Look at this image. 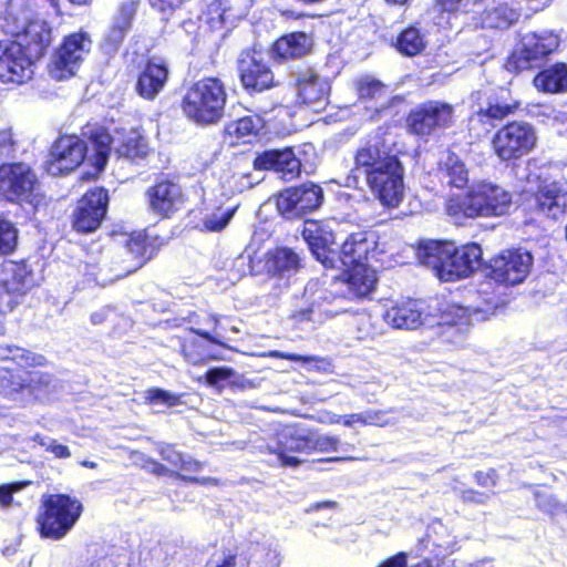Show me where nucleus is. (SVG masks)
<instances>
[{
	"label": "nucleus",
	"instance_id": "f257e3e1",
	"mask_svg": "<svg viewBox=\"0 0 567 567\" xmlns=\"http://www.w3.org/2000/svg\"><path fill=\"white\" fill-rule=\"evenodd\" d=\"M466 303L460 306L445 300L430 299L429 330L452 344H462L468 333L471 317L488 320L513 300L514 286H468Z\"/></svg>",
	"mask_w": 567,
	"mask_h": 567
},
{
	"label": "nucleus",
	"instance_id": "f03ea898",
	"mask_svg": "<svg viewBox=\"0 0 567 567\" xmlns=\"http://www.w3.org/2000/svg\"><path fill=\"white\" fill-rule=\"evenodd\" d=\"M391 145L386 137H371L357 151L346 185L359 187L363 182L383 205L395 207L403 196L404 171Z\"/></svg>",
	"mask_w": 567,
	"mask_h": 567
},
{
	"label": "nucleus",
	"instance_id": "7ed1b4c3",
	"mask_svg": "<svg viewBox=\"0 0 567 567\" xmlns=\"http://www.w3.org/2000/svg\"><path fill=\"white\" fill-rule=\"evenodd\" d=\"M416 257L439 280L456 281L468 278L480 267L482 249L475 243L456 247L450 241L425 240L420 243Z\"/></svg>",
	"mask_w": 567,
	"mask_h": 567
},
{
	"label": "nucleus",
	"instance_id": "20e7f679",
	"mask_svg": "<svg viewBox=\"0 0 567 567\" xmlns=\"http://www.w3.org/2000/svg\"><path fill=\"white\" fill-rule=\"evenodd\" d=\"M111 143L112 137L103 127L91 132L89 145L75 135L61 136L52 146L47 171L51 175L69 173L86 158L101 172L107 163Z\"/></svg>",
	"mask_w": 567,
	"mask_h": 567
},
{
	"label": "nucleus",
	"instance_id": "39448f33",
	"mask_svg": "<svg viewBox=\"0 0 567 567\" xmlns=\"http://www.w3.org/2000/svg\"><path fill=\"white\" fill-rule=\"evenodd\" d=\"M227 91L218 78H204L193 83L182 101L185 116L202 126L220 122L225 114Z\"/></svg>",
	"mask_w": 567,
	"mask_h": 567
},
{
	"label": "nucleus",
	"instance_id": "423d86ee",
	"mask_svg": "<svg viewBox=\"0 0 567 567\" xmlns=\"http://www.w3.org/2000/svg\"><path fill=\"white\" fill-rule=\"evenodd\" d=\"M512 205V194L503 187L478 182L471 186L462 198H452L446 205L447 214L456 219L461 217H491L505 215Z\"/></svg>",
	"mask_w": 567,
	"mask_h": 567
},
{
	"label": "nucleus",
	"instance_id": "0eeeda50",
	"mask_svg": "<svg viewBox=\"0 0 567 567\" xmlns=\"http://www.w3.org/2000/svg\"><path fill=\"white\" fill-rule=\"evenodd\" d=\"M38 524L42 537L53 540L64 538L79 520L83 506L74 497L64 494L45 495Z\"/></svg>",
	"mask_w": 567,
	"mask_h": 567
},
{
	"label": "nucleus",
	"instance_id": "6e6552de",
	"mask_svg": "<svg viewBox=\"0 0 567 567\" xmlns=\"http://www.w3.org/2000/svg\"><path fill=\"white\" fill-rule=\"evenodd\" d=\"M265 236L266 234L264 231H255L244 255L237 258L236 265L238 267L245 266L248 261L251 275L266 272L272 278L289 279L292 275L298 272L301 267L300 257L292 249L277 248L272 251H268L262 264L261 261L255 264L256 255L260 249Z\"/></svg>",
	"mask_w": 567,
	"mask_h": 567
},
{
	"label": "nucleus",
	"instance_id": "1a4fd4ad",
	"mask_svg": "<svg viewBox=\"0 0 567 567\" xmlns=\"http://www.w3.org/2000/svg\"><path fill=\"white\" fill-rule=\"evenodd\" d=\"M375 248L377 236L373 231L361 230L346 239L340 257L347 275L346 284H377V272L367 264Z\"/></svg>",
	"mask_w": 567,
	"mask_h": 567
},
{
	"label": "nucleus",
	"instance_id": "9d476101",
	"mask_svg": "<svg viewBox=\"0 0 567 567\" xmlns=\"http://www.w3.org/2000/svg\"><path fill=\"white\" fill-rule=\"evenodd\" d=\"M536 142L537 135L530 124L512 122L495 133L492 146L499 159L512 161L530 153L536 146Z\"/></svg>",
	"mask_w": 567,
	"mask_h": 567
},
{
	"label": "nucleus",
	"instance_id": "9b49d317",
	"mask_svg": "<svg viewBox=\"0 0 567 567\" xmlns=\"http://www.w3.org/2000/svg\"><path fill=\"white\" fill-rule=\"evenodd\" d=\"M534 258L528 250L513 249L493 258L483 269L495 284H522L529 275Z\"/></svg>",
	"mask_w": 567,
	"mask_h": 567
},
{
	"label": "nucleus",
	"instance_id": "f8f14e48",
	"mask_svg": "<svg viewBox=\"0 0 567 567\" xmlns=\"http://www.w3.org/2000/svg\"><path fill=\"white\" fill-rule=\"evenodd\" d=\"M38 178L23 163L0 166V197L10 202L33 203L38 193Z\"/></svg>",
	"mask_w": 567,
	"mask_h": 567
},
{
	"label": "nucleus",
	"instance_id": "ddd939ff",
	"mask_svg": "<svg viewBox=\"0 0 567 567\" xmlns=\"http://www.w3.org/2000/svg\"><path fill=\"white\" fill-rule=\"evenodd\" d=\"M558 45L559 37L553 31L527 33L513 52L508 64L517 71L532 68L534 63L553 53Z\"/></svg>",
	"mask_w": 567,
	"mask_h": 567
},
{
	"label": "nucleus",
	"instance_id": "4468645a",
	"mask_svg": "<svg viewBox=\"0 0 567 567\" xmlns=\"http://www.w3.org/2000/svg\"><path fill=\"white\" fill-rule=\"evenodd\" d=\"M35 59L16 41L0 42V80L22 84L32 79Z\"/></svg>",
	"mask_w": 567,
	"mask_h": 567
},
{
	"label": "nucleus",
	"instance_id": "2eb2a0df",
	"mask_svg": "<svg viewBox=\"0 0 567 567\" xmlns=\"http://www.w3.org/2000/svg\"><path fill=\"white\" fill-rule=\"evenodd\" d=\"M322 202V188L308 183L280 192L277 197V209L286 219H295L317 209Z\"/></svg>",
	"mask_w": 567,
	"mask_h": 567
},
{
	"label": "nucleus",
	"instance_id": "dca6fc26",
	"mask_svg": "<svg viewBox=\"0 0 567 567\" xmlns=\"http://www.w3.org/2000/svg\"><path fill=\"white\" fill-rule=\"evenodd\" d=\"M92 47V40L86 32H76L68 35L53 61L51 74L56 80H63L72 76Z\"/></svg>",
	"mask_w": 567,
	"mask_h": 567
},
{
	"label": "nucleus",
	"instance_id": "f3484780",
	"mask_svg": "<svg viewBox=\"0 0 567 567\" xmlns=\"http://www.w3.org/2000/svg\"><path fill=\"white\" fill-rule=\"evenodd\" d=\"M266 449L269 453L277 455L281 466L297 467L302 460L292 454H310L309 430L285 427L271 442L267 443Z\"/></svg>",
	"mask_w": 567,
	"mask_h": 567
},
{
	"label": "nucleus",
	"instance_id": "a211bd4d",
	"mask_svg": "<svg viewBox=\"0 0 567 567\" xmlns=\"http://www.w3.org/2000/svg\"><path fill=\"white\" fill-rule=\"evenodd\" d=\"M384 320L394 329H427L433 322L429 316V300L406 299L398 302L385 311Z\"/></svg>",
	"mask_w": 567,
	"mask_h": 567
},
{
	"label": "nucleus",
	"instance_id": "6ab92c4d",
	"mask_svg": "<svg viewBox=\"0 0 567 567\" xmlns=\"http://www.w3.org/2000/svg\"><path fill=\"white\" fill-rule=\"evenodd\" d=\"M452 105L430 101L412 110L408 117L410 130L416 135H430L436 128L447 126L452 122Z\"/></svg>",
	"mask_w": 567,
	"mask_h": 567
},
{
	"label": "nucleus",
	"instance_id": "aec40b11",
	"mask_svg": "<svg viewBox=\"0 0 567 567\" xmlns=\"http://www.w3.org/2000/svg\"><path fill=\"white\" fill-rule=\"evenodd\" d=\"M109 196L103 188L89 190L73 213V227L81 233L94 231L101 225L107 208Z\"/></svg>",
	"mask_w": 567,
	"mask_h": 567
},
{
	"label": "nucleus",
	"instance_id": "412c9836",
	"mask_svg": "<svg viewBox=\"0 0 567 567\" xmlns=\"http://www.w3.org/2000/svg\"><path fill=\"white\" fill-rule=\"evenodd\" d=\"M240 81L246 90L261 92L274 83V73L264 60V54L245 51L238 60Z\"/></svg>",
	"mask_w": 567,
	"mask_h": 567
},
{
	"label": "nucleus",
	"instance_id": "4be33fe9",
	"mask_svg": "<svg viewBox=\"0 0 567 567\" xmlns=\"http://www.w3.org/2000/svg\"><path fill=\"white\" fill-rule=\"evenodd\" d=\"M337 290L329 291L323 286H311V289L305 290V293H310L316 298L319 305V299L329 305H337V310H327L331 317L347 310L344 307L346 301H363L374 299L375 286H337Z\"/></svg>",
	"mask_w": 567,
	"mask_h": 567
},
{
	"label": "nucleus",
	"instance_id": "5701e85b",
	"mask_svg": "<svg viewBox=\"0 0 567 567\" xmlns=\"http://www.w3.org/2000/svg\"><path fill=\"white\" fill-rule=\"evenodd\" d=\"M150 209L164 218L172 216L184 204L182 187L171 181H162L146 192Z\"/></svg>",
	"mask_w": 567,
	"mask_h": 567
},
{
	"label": "nucleus",
	"instance_id": "b1692460",
	"mask_svg": "<svg viewBox=\"0 0 567 567\" xmlns=\"http://www.w3.org/2000/svg\"><path fill=\"white\" fill-rule=\"evenodd\" d=\"M254 167L256 169H272L282 179L290 181L299 175L301 163L291 148L269 150L255 158Z\"/></svg>",
	"mask_w": 567,
	"mask_h": 567
},
{
	"label": "nucleus",
	"instance_id": "393cba45",
	"mask_svg": "<svg viewBox=\"0 0 567 567\" xmlns=\"http://www.w3.org/2000/svg\"><path fill=\"white\" fill-rule=\"evenodd\" d=\"M168 74V66L164 61L148 60L137 78L136 93L145 100L153 101L165 87Z\"/></svg>",
	"mask_w": 567,
	"mask_h": 567
},
{
	"label": "nucleus",
	"instance_id": "a878e982",
	"mask_svg": "<svg viewBox=\"0 0 567 567\" xmlns=\"http://www.w3.org/2000/svg\"><path fill=\"white\" fill-rule=\"evenodd\" d=\"M302 237L308 244L312 255L323 266L331 264V246L334 244V235L331 229L321 221L306 220L302 229Z\"/></svg>",
	"mask_w": 567,
	"mask_h": 567
},
{
	"label": "nucleus",
	"instance_id": "bb28decb",
	"mask_svg": "<svg viewBox=\"0 0 567 567\" xmlns=\"http://www.w3.org/2000/svg\"><path fill=\"white\" fill-rule=\"evenodd\" d=\"M14 41L22 43L23 49L38 61L52 42V31L44 20L34 19L23 27L22 32H17Z\"/></svg>",
	"mask_w": 567,
	"mask_h": 567
},
{
	"label": "nucleus",
	"instance_id": "cd10ccee",
	"mask_svg": "<svg viewBox=\"0 0 567 567\" xmlns=\"http://www.w3.org/2000/svg\"><path fill=\"white\" fill-rule=\"evenodd\" d=\"M329 91V82L312 70H307L298 79L299 99L315 111L324 107Z\"/></svg>",
	"mask_w": 567,
	"mask_h": 567
},
{
	"label": "nucleus",
	"instance_id": "c85d7f7f",
	"mask_svg": "<svg viewBox=\"0 0 567 567\" xmlns=\"http://www.w3.org/2000/svg\"><path fill=\"white\" fill-rule=\"evenodd\" d=\"M135 12L136 7L133 2H125L120 7L102 42V48L106 53L111 54L117 51L131 29Z\"/></svg>",
	"mask_w": 567,
	"mask_h": 567
},
{
	"label": "nucleus",
	"instance_id": "c756f323",
	"mask_svg": "<svg viewBox=\"0 0 567 567\" xmlns=\"http://www.w3.org/2000/svg\"><path fill=\"white\" fill-rule=\"evenodd\" d=\"M563 189L558 181L544 182L535 195L537 209L547 217L557 219L567 212Z\"/></svg>",
	"mask_w": 567,
	"mask_h": 567
},
{
	"label": "nucleus",
	"instance_id": "7c9ffc66",
	"mask_svg": "<svg viewBox=\"0 0 567 567\" xmlns=\"http://www.w3.org/2000/svg\"><path fill=\"white\" fill-rule=\"evenodd\" d=\"M535 87L544 93L567 92V64L555 63L540 71L533 81Z\"/></svg>",
	"mask_w": 567,
	"mask_h": 567
},
{
	"label": "nucleus",
	"instance_id": "2f4dec72",
	"mask_svg": "<svg viewBox=\"0 0 567 567\" xmlns=\"http://www.w3.org/2000/svg\"><path fill=\"white\" fill-rule=\"evenodd\" d=\"M519 18V13L506 3L493 1L480 16V25L488 29H507Z\"/></svg>",
	"mask_w": 567,
	"mask_h": 567
},
{
	"label": "nucleus",
	"instance_id": "473e14b6",
	"mask_svg": "<svg viewBox=\"0 0 567 567\" xmlns=\"http://www.w3.org/2000/svg\"><path fill=\"white\" fill-rule=\"evenodd\" d=\"M120 134L115 151L120 157L131 161L144 159L150 147L145 137L137 130L123 131Z\"/></svg>",
	"mask_w": 567,
	"mask_h": 567
},
{
	"label": "nucleus",
	"instance_id": "72a5a7b5",
	"mask_svg": "<svg viewBox=\"0 0 567 567\" xmlns=\"http://www.w3.org/2000/svg\"><path fill=\"white\" fill-rule=\"evenodd\" d=\"M311 45L310 38L303 32L286 34L274 44L275 56L284 60L301 58Z\"/></svg>",
	"mask_w": 567,
	"mask_h": 567
},
{
	"label": "nucleus",
	"instance_id": "f704fd0d",
	"mask_svg": "<svg viewBox=\"0 0 567 567\" xmlns=\"http://www.w3.org/2000/svg\"><path fill=\"white\" fill-rule=\"evenodd\" d=\"M439 177L442 184L463 188L468 183V171L457 155L449 154L440 164Z\"/></svg>",
	"mask_w": 567,
	"mask_h": 567
},
{
	"label": "nucleus",
	"instance_id": "c9c22d12",
	"mask_svg": "<svg viewBox=\"0 0 567 567\" xmlns=\"http://www.w3.org/2000/svg\"><path fill=\"white\" fill-rule=\"evenodd\" d=\"M0 360L4 363L9 361L16 363L21 369L43 367L47 359L39 353L19 347H0Z\"/></svg>",
	"mask_w": 567,
	"mask_h": 567
},
{
	"label": "nucleus",
	"instance_id": "e433bc0d",
	"mask_svg": "<svg viewBox=\"0 0 567 567\" xmlns=\"http://www.w3.org/2000/svg\"><path fill=\"white\" fill-rule=\"evenodd\" d=\"M426 38L416 27H408L399 33L395 42L398 51L406 56H414L426 48Z\"/></svg>",
	"mask_w": 567,
	"mask_h": 567
},
{
	"label": "nucleus",
	"instance_id": "4c0bfd02",
	"mask_svg": "<svg viewBox=\"0 0 567 567\" xmlns=\"http://www.w3.org/2000/svg\"><path fill=\"white\" fill-rule=\"evenodd\" d=\"M264 127V121L259 115H247L227 124L226 132L230 136L244 142H250Z\"/></svg>",
	"mask_w": 567,
	"mask_h": 567
},
{
	"label": "nucleus",
	"instance_id": "58836bf2",
	"mask_svg": "<svg viewBox=\"0 0 567 567\" xmlns=\"http://www.w3.org/2000/svg\"><path fill=\"white\" fill-rule=\"evenodd\" d=\"M27 293L19 286H0V334L6 331L4 317L10 312Z\"/></svg>",
	"mask_w": 567,
	"mask_h": 567
},
{
	"label": "nucleus",
	"instance_id": "ea45409f",
	"mask_svg": "<svg viewBox=\"0 0 567 567\" xmlns=\"http://www.w3.org/2000/svg\"><path fill=\"white\" fill-rule=\"evenodd\" d=\"M355 90L359 97L365 101H381L388 97L386 86L370 75L358 79L355 81Z\"/></svg>",
	"mask_w": 567,
	"mask_h": 567
},
{
	"label": "nucleus",
	"instance_id": "a19ab883",
	"mask_svg": "<svg viewBox=\"0 0 567 567\" xmlns=\"http://www.w3.org/2000/svg\"><path fill=\"white\" fill-rule=\"evenodd\" d=\"M158 452L164 461L168 462L175 468L184 472H197L202 465L199 462L190 457L183 456L174 446L168 444H159Z\"/></svg>",
	"mask_w": 567,
	"mask_h": 567
},
{
	"label": "nucleus",
	"instance_id": "79ce46f5",
	"mask_svg": "<svg viewBox=\"0 0 567 567\" xmlns=\"http://www.w3.org/2000/svg\"><path fill=\"white\" fill-rule=\"evenodd\" d=\"M235 212L236 206L218 207L203 218V225L209 231H220L229 224Z\"/></svg>",
	"mask_w": 567,
	"mask_h": 567
},
{
	"label": "nucleus",
	"instance_id": "37998d69",
	"mask_svg": "<svg viewBox=\"0 0 567 567\" xmlns=\"http://www.w3.org/2000/svg\"><path fill=\"white\" fill-rule=\"evenodd\" d=\"M126 249L128 254L138 259L134 270L152 256V248L147 245L146 236L143 233L132 235L126 241Z\"/></svg>",
	"mask_w": 567,
	"mask_h": 567
},
{
	"label": "nucleus",
	"instance_id": "c03bdc74",
	"mask_svg": "<svg viewBox=\"0 0 567 567\" xmlns=\"http://www.w3.org/2000/svg\"><path fill=\"white\" fill-rule=\"evenodd\" d=\"M23 380L11 372L9 364L0 367V393L14 398V394L23 389Z\"/></svg>",
	"mask_w": 567,
	"mask_h": 567
},
{
	"label": "nucleus",
	"instance_id": "a18cd8bd",
	"mask_svg": "<svg viewBox=\"0 0 567 567\" xmlns=\"http://www.w3.org/2000/svg\"><path fill=\"white\" fill-rule=\"evenodd\" d=\"M18 243V230L14 225L0 217V254L8 255L12 252Z\"/></svg>",
	"mask_w": 567,
	"mask_h": 567
},
{
	"label": "nucleus",
	"instance_id": "49530a36",
	"mask_svg": "<svg viewBox=\"0 0 567 567\" xmlns=\"http://www.w3.org/2000/svg\"><path fill=\"white\" fill-rule=\"evenodd\" d=\"M310 453L317 451L321 453L337 452L340 440L333 435L319 434L317 431L309 430Z\"/></svg>",
	"mask_w": 567,
	"mask_h": 567
},
{
	"label": "nucleus",
	"instance_id": "de8ad7c7",
	"mask_svg": "<svg viewBox=\"0 0 567 567\" xmlns=\"http://www.w3.org/2000/svg\"><path fill=\"white\" fill-rule=\"evenodd\" d=\"M145 400L151 404H161L166 408H172L181 403L178 394L162 390L150 389L145 392Z\"/></svg>",
	"mask_w": 567,
	"mask_h": 567
},
{
	"label": "nucleus",
	"instance_id": "09e8293b",
	"mask_svg": "<svg viewBox=\"0 0 567 567\" xmlns=\"http://www.w3.org/2000/svg\"><path fill=\"white\" fill-rule=\"evenodd\" d=\"M54 378L49 373L34 372L31 374L29 386L35 393L37 398H42L54 388Z\"/></svg>",
	"mask_w": 567,
	"mask_h": 567
},
{
	"label": "nucleus",
	"instance_id": "8fccbe9b",
	"mask_svg": "<svg viewBox=\"0 0 567 567\" xmlns=\"http://www.w3.org/2000/svg\"><path fill=\"white\" fill-rule=\"evenodd\" d=\"M234 374L235 371L231 368L215 367L205 373V380L209 386L221 390L225 386V382L234 377Z\"/></svg>",
	"mask_w": 567,
	"mask_h": 567
},
{
	"label": "nucleus",
	"instance_id": "3c124183",
	"mask_svg": "<svg viewBox=\"0 0 567 567\" xmlns=\"http://www.w3.org/2000/svg\"><path fill=\"white\" fill-rule=\"evenodd\" d=\"M517 103H499L495 104L489 103L486 109H481L477 114L482 117H491L495 120H502L508 114L513 113L517 109Z\"/></svg>",
	"mask_w": 567,
	"mask_h": 567
},
{
	"label": "nucleus",
	"instance_id": "603ef678",
	"mask_svg": "<svg viewBox=\"0 0 567 567\" xmlns=\"http://www.w3.org/2000/svg\"><path fill=\"white\" fill-rule=\"evenodd\" d=\"M7 270L12 275L14 284H29L34 281L32 270L27 262H9Z\"/></svg>",
	"mask_w": 567,
	"mask_h": 567
},
{
	"label": "nucleus",
	"instance_id": "864d4df0",
	"mask_svg": "<svg viewBox=\"0 0 567 567\" xmlns=\"http://www.w3.org/2000/svg\"><path fill=\"white\" fill-rule=\"evenodd\" d=\"M535 499L537 507L550 515L557 514L563 509V505L549 493L537 492Z\"/></svg>",
	"mask_w": 567,
	"mask_h": 567
},
{
	"label": "nucleus",
	"instance_id": "5fc2aeb1",
	"mask_svg": "<svg viewBox=\"0 0 567 567\" xmlns=\"http://www.w3.org/2000/svg\"><path fill=\"white\" fill-rule=\"evenodd\" d=\"M374 329L370 316L362 313L355 319V337L358 340H367L372 338Z\"/></svg>",
	"mask_w": 567,
	"mask_h": 567
},
{
	"label": "nucleus",
	"instance_id": "6e6d98bb",
	"mask_svg": "<svg viewBox=\"0 0 567 567\" xmlns=\"http://www.w3.org/2000/svg\"><path fill=\"white\" fill-rule=\"evenodd\" d=\"M16 151V142L9 127L0 128V159L8 158Z\"/></svg>",
	"mask_w": 567,
	"mask_h": 567
},
{
	"label": "nucleus",
	"instance_id": "4d7b16f0",
	"mask_svg": "<svg viewBox=\"0 0 567 567\" xmlns=\"http://www.w3.org/2000/svg\"><path fill=\"white\" fill-rule=\"evenodd\" d=\"M475 482L482 487L494 488L498 482V474L493 468L478 471L475 473Z\"/></svg>",
	"mask_w": 567,
	"mask_h": 567
},
{
	"label": "nucleus",
	"instance_id": "13d9d810",
	"mask_svg": "<svg viewBox=\"0 0 567 567\" xmlns=\"http://www.w3.org/2000/svg\"><path fill=\"white\" fill-rule=\"evenodd\" d=\"M494 492L486 493V492H477L474 489H464L461 492V498L465 503H474V504H486L489 499L491 495H493Z\"/></svg>",
	"mask_w": 567,
	"mask_h": 567
},
{
	"label": "nucleus",
	"instance_id": "bf43d9fd",
	"mask_svg": "<svg viewBox=\"0 0 567 567\" xmlns=\"http://www.w3.org/2000/svg\"><path fill=\"white\" fill-rule=\"evenodd\" d=\"M267 355L270 358H280V359H286V360H290V361H295V362H302V363L319 361V358H317L315 355H300V354H296V353H286V352L276 351V350L269 351Z\"/></svg>",
	"mask_w": 567,
	"mask_h": 567
},
{
	"label": "nucleus",
	"instance_id": "052dcab7",
	"mask_svg": "<svg viewBox=\"0 0 567 567\" xmlns=\"http://www.w3.org/2000/svg\"><path fill=\"white\" fill-rule=\"evenodd\" d=\"M24 484L14 483V484H9V485L0 486V505L1 506L10 505L11 502H12V494L14 492L21 489V487Z\"/></svg>",
	"mask_w": 567,
	"mask_h": 567
},
{
	"label": "nucleus",
	"instance_id": "680f3d73",
	"mask_svg": "<svg viewBox=\"0 0 567 567\" xmlns=\"http://www.w3.org/2000/svg\"><path fill=\"white\" fill-rule=\"evenodd\" d=\"M377 567H408V554L400 551L384 559Z\"/></svg>",
	"mask_w": 567,
	"mask_h": 567
},
{
	"label": "nucleus",
	"instance_id": "e2e57ef3",
	"mask_svg": "<svg viewBox=\"0 0 567 567\" xmlns=\"http://www.w3.org/2000/svg\"><path fill=\"white\" fill-rule=\"evenodd\" d=\"M363 415V420H362V424L363 425H379V426H383L385 424H388V422L385 420H383V412L381 411H365L362 413Z\"/></svg>",
	"mask_w": 567,
	"mask_h": 567
},
{
	"label": "nucleus",
	"instance_id": "0e129e2a",
	"mask_svg": "<svg viewBox=\"0 0 567 567\" xmlns=\"http://www.w3.org/2000/svg\"><path fill=\"white\" fill-rule=\"evenodd\" d=\"M48 451L58 458H68L71 456L69 447L66 445L60 444L56 440L48 442Z\"/></svg>",
	"mask_w": 567,
	"mask_h": 567
},
{
	"label": "nucleus",
	"instance_id": "69168bd1",
	"mask_svg": "<svg viewBox=\"0 0 567 567\" xmlns=\"http://www.w3.org/2000/svg\"><path fill=\"white\" fill-rule=\"evenodd\" d=\"M342 415L333 412H323L316 417V421L322 424H338L341 422Z\"/></svg>",
	"mask_w": 567,
	"mask_h": 567
},
{
	"label": "nucleus",
	"instance_id": "338daca9",
	"mask_svg": "<svg viewBox=\"0 0 567 567\" xmlns=\"http://www.w3.org/2000/svg\"><path fill=\"white\" fill-rule=\"evenodd\" d=\"M231 179H234L236 184H239L236 186V190L238 192H243L245 188L251 186L248 175H234Z\"/></svg>",
	"mask_w": 567,
	"mask_h": 567
},
{
	"label": "nucleus",
	"instance_id": "774afa93",
	"mask_svg": "<svg viewBox=\"0 0 567 567\" xmlns=\"http://www.w3.org/2000/svg\"><path fill=\"white\" fill-rule=\"evenodd\" d=\"M215 567H237V557L235 555L226 556L220 563L214 561ZM244 567V566H240Z\"/></svg>",
	"mask_w": 567,
	"mask_h": 567
}]
</instances>
